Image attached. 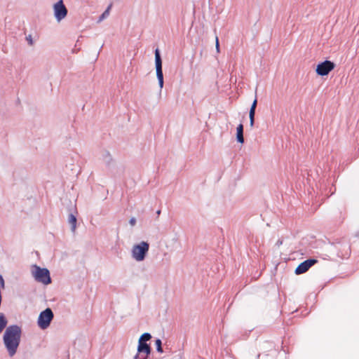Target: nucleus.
Listing matches in <instances>:
<instances>
[{
    "instance_id": "9",
    "label": "nucleus",
    "mask_w": 359,
    "mask_h": 359,
    "mask_svg": "<svg viewBox=\"0 0 359 359\" xmlns=\"http://www.w3.org/2000/svg\"><path fill=\"white\" fill-rule=\"evenodd\" d=\"M137 351L139 353V355H142L143 353L145 354L143 359H146L147 357L151 353V347L149 344H147L145 342H138V347H137Z\"/></svg>"
},
{
    "instance_id": "3",
    "label": "nucleus",
    "mask_w": 359,
    "mask_h": 359,
    "mask_svg": "<svg viewBox=\"0 0 359 359\" xmlns=\"http://www.w3.org/2000/svg\"><path fill=\"white\" fill-rule=\"evenodd\" d=\"M149 249V243L145 241H142L140 243L135 245L133 247L132 256L136 261L141 262L144 259Z\"/></svg>"
},
{
    "instance_id": "7",
    "label": "nucleus",
    "mask_w": 359,
    "mask_h": 359,
    "mask_svg": "<svg viewBox=\"0 0 359 359\" xmlns=\"http://www.w3.org/2000/svg\"><path fill=\"white\" fill-rule=\"evenodd\" d=\"M54 13L55 16L58 21H60L66 17L67 10L64 5L62 0L59 1L54 5Z\"/></svg>"
},
{
    "instance_id": "19",
    "label": "nucleus",
    "mask_w": 359,
    "mask_h": 359,
    "mask_svg": "<svg viewBox=\"0 0 359 359\" xmlns=\"http://www.w3.org/2000/svg\"><path fill=\"white\" fill-rule=\"evenodd\" d=\"M26 39L28 41L29 45H32L33 44V41H32L31 35H29L28 36H27Z\"/></svg>"
},
{
    "instance_id": "18",
    "label": "nucleus",
    "mask_w": 359,
    "mask_h": 359,
    "mask_svg": "<svg viewBox=\"0 0 359 359\" xmlns=\"http://www.w3.org/2000/svg\"><path fill=\"white\" fill-rule=\"evenodd\" d=\"M215 41H216V44H215L216 50H217V52L219 53V40H218L217 36H216Z\"/></svg>"
},
{
    "instance_id": "2",
    "label": "nucleus",
    "mask_w": 359,
    "mask_h": 359,
    "mask_svg": "<svg viewBox=\"0 0 359 359\" xmlns=\"http://www.w3.org/2000/svg\"><path fill=\"white\" fill-rule=\"evenodd\" d=\"M32 273L36 281L42 283L45 285L50 283L51 279L50 277V273L47 269L41 268L36 265H34L32 268Z\"/></svg>"
},
{
    "instance_id": "4",
    "label": "nucleus",
    "mask_w": 359,
    "mask_h": 359,
    "mask_svg": "<svg viewBox=\"0 0 359 359\" xmlns=\"http://www.w3.org/2000/svg\"><path fill=\"white\" fill-rule=\"evenodd\" d=\"M53 318V313L49 308L42 311L38 318V325L41 329H46Z\"/></svg>"
},
{
    "instance_id": "16",
    "label": "nucleus",
    "mask_w": 359,
    "mask_h": 359,
    "mask_svg": "<svg viewBox=\"0 0 359 359\" xmlns=\"http://www.w3.org/2000/svg\"><path fill=\"white\" fill-rule=\"evenodd\" d=\"M156 349L159 353H163L161 339L156 340Z\"/></svg>"
},
{
    "instance_id": "14",
    "label": "nucleus",
    "mask_w": 359,
    "mask_h": 359,
    "mask_svg": "<svg viewBox=\"0 0 359 359\" xmlns=\"http://www.w3.org/2000/svg\"><path fill=\"white\" fill-rule=\"evenodd\" d=\"M151 336L149 333H144L140 338L139 341L146 342L147 341L150 340Z\"/></svg>"
},
{
    "instance_id": "1",
    "label": "nucleus",
    "mask_w": 359,
    "mask_h": 359,
    "mask_svg": "<svg viewBox=\"0 0 359 359\" xmlns=\"http://www.w3.org/2000/svg\"><path fill=\"white\" fill-rule=\"evenodd\" d=\"M21 329L18 325H11L6 328L4 334V342L10 356L14 355L19 346Z\"/></svg>"
},
{
    "instance_id": "21",
    "label": "nucleus",
    "mask_w": 359,
    "mask_h": 359,
    "mask_svg": "<svg viewBox=\"0 0 359 359\" xmlns=\"http://www.w3.org/2000/svg\"><path fill=\"white\" fill-rule=\"evenodd\" d=\"M160 212H161V211H160V210L157 211V214H158V215H159V214H160Z\"/></svg>"
},
{
    "instance_id": "5",
    "label": "nucleus",
    "mask_w": 359,
    "mask_h": 359,
    "mask_svg": "<svg viewBox=\"0 0 359 359\" xmlns=\"http://www.w3.org/2000/svg\"><path fill=\"white\" fill-rule=\"evenodd\" d=\"M335 67L334 62L330 60H325L319 63L316 69V74L319 76H324L329 74Z\"/></svg>"
},
{
    "instance_id": "20",
    "label": "nucleus",
    "mask_w": 359,
    "mask_h": 359,
    "mask_svg": "<svg viewBox=\"0 0 359 359\" xmlns=\"http://www.w3.org/2000/svg\"><path fill=\"white\" fill-rule=\"evenodd\" d=\"M136 223V219L135 218H131L130 219V224L132 225V226H134Z\"/></svg>"
},
{
    "instance_id": "15",
    "label": "nucleus",
    "mask_w": 359,
    "mask_h": 359,
    "mask_svg": "<svg viewBox=\"0 0 359 359\" xmlns=\"http://www.w3.org/2000/svg\"><path fill=\"white\" fill-rule=\"evenodd\" d=\"M112 5L110 4L106 9V11L102 14V15L100 17L99 21H102L103 19H104L106 17H107L109 14V11L111 8Z\"/></svg>"
},
{
    "instance_id": "6",
    "label": "nucleus",
    "mask_w": 359,
    "mask_h": 359,
    "mask_svg": "<svg viewBox=\"0 0 359 359\" xmlns=\"http://www.w3.org/2000/svg\"><path fill=\"white\" fill-rule=\"evenodd\" d=\"M155 62H156V76L158 80L159 86L161 88L163 86V74L162 71V61L160 56V53L158 49L155 51Z\"/></svg>"
},
{
    "instance_id": "13",
    "label": "nucleus",
    "mask_w": 359,
    "mask_h": 359,
    "mask_svg": "<svg viewBox=\"0 0 359 359\" xmlns=\"http://www.w3.org/2000/svg\"><path fill=\"white\" fill-rule=\"evenodd\" d=\"M7 323V321L2 314H0V333L4 329Z\"/></svg>"
},
{
    "instance_id": "11",
    "label": "nucleus",
    "mask_w": 359,
    "mask_h": 359,
    "mask_svg": "<svg viewBox=\"0 0 359 359\" xmlns=\"http://www.w3.org/2000/svg\"><path fill=\"white\" fill-rule=\"evenodd\" d=\"M68 222H69V224L71 225L72 231L73 232H74L75 230H76V217L74 215H72V214L69 215V219H68Z\"/></svg>"
},
{
    "instance_id": "10",
    "label": "nucleus",
    "mask_w": 359,
    "mask_h": 359,
    "mask_svg": "<svg viewBox=\"0 0 359 359\" xmlns=\"http://www.w3.org/2000/svg\"><path fill=\"white\" fill-rule=\"evenodd\" d=\"M237 133H236V137L237 140L240 143L244 142V137H243V124H239L236 128Z\"/></svg>"
},
{
    "instance_id": "8",
    "label": "nucleus",
    "mask_w": 359,
    "mask_h": 359,
    "mask_svg": "<svg viewBox=\"0 0 359 359\" xmlns=\"http://www.w3.org/2000/svg\"><path fill=\"white\" fill-rule=\"evenodd\" d=\"M317 262L316 259H309L302 262L295 269L297 275L306 272L313 265Z\"/></svg>"
},
{
    "instance_id": "12",
    "label": "nucleus",
    "mask_w": 359,
    "mask_h": 359,
    "mask_svg": "<svg viewBox=\"0 0 359 359\" xmlns=\"http://www.w3.org/2000/svg\"><path fill=\"white\" fill-rule=\"evenodd\" d=\"M255 109H250L249 112V118H250V125L251 127L254 126L255 123Z\"/></svg>"
},
{
    "instance_id": "17",
    "label": "nucleus",
    "mask_w": 359,
    "mask_h": 359,
    "mask_svg": "<svg viewBox=\"0 0 359 359\" xmlns=\"http://www.w3.org/2000/svg\"><path fill=\"white\" fill-rule=\"evenodd\" d=\"M257 104V98H255V100L253 101L252 105H251L250 109H256Z\"/></svg>"
}]
</instances>
